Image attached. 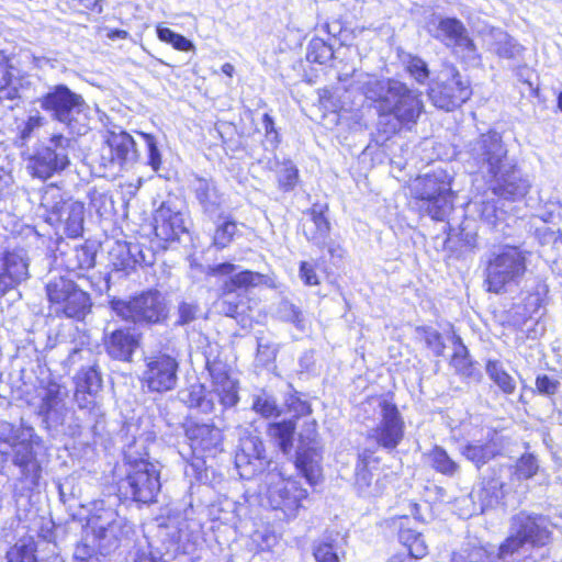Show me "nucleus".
<instances>
[{"instance_id": "19", "label": "nucleus", "mask_w": 562, "mask_h": 562, "mask_svg": "<svg viewBox=\"0 0 562 562\" xmlns=\"http://www.w3.org/2000/svg\"><path fill=\"white\" fill-rule=\"evenodd\" d=\"M317 424L313 419L306 422L300 432V445L295 465L311 484H315L321 474V447L317 441Z\"/></svg>"}, {"instance_id": "53", "label": "nucleus", "mask_w": 562, "mask_h": 562, "mask_svg": "<svg viewBox=\"0 0 562 562\" xmlns=\"http://www.w3.org/2000/svg\"><path fill=\"white\" fill-rule=\"evenodd\" d=\"M139 135L144 139L148 150V164L155 171H157L161 165V157L157 148L156 139L153 135L147 133H139Z\"/></svg>"}, {"instance_id": "30", "label": "nucleus", "mask_w": 562, "mask_h": 562, "mask_svg": "<svg viewBox=\"0 0 562 562\" xmlns=\"http://www.w3.org/2000/svg\"><path fill=\"white\" fill-rule=\"evenodd\" d=\"M138 344L139 336L123 328L113 330L104 340L109 356L121 361H130Z\"/></svg>"}, {"instance_id": "46", "label": "nucleus", "mask_w": 562, "mask_h": 562, "mask_svg": "<svg viewBox=\"0 0 562 562\" xmlns=\"http://www.w3.org/2000/svg\"><path fill=\"white\" fill-rule=\"evenodd\" d=\"M237 232V225L233 221H226L215 231L213 244L223 249L227 247Z\"/></svg>"}, {"instance_id": "64", "label": "nucleus", "mask_w": 562, "mask_h": 562, "mask_svg": "<svg viewBox=\"0 0 562 562\" xmlns=\"http://www.w3.org/2000/svg\"><path fill=\"white\" fill-rule=\"evenodd\" d=\"M13 181L11 171L0 166V192L8 189Z\"/></svg>"}, {"instance_id": "63", "label": "nucleus", "mask_w": 562, "mask_h": 562, "mask_svg": "<svg viewBox=\"0 0 562 562\" xmlns=\"http://www.w3.org/2000/svg\"><path fill=\"white\" fill-rule=\"evenodd\" d=\"M460 236L465 248L472 250L476 247V233L462 231Z\"/></svg>"}, {"instance_id": "2", "label": "nucleus", "mask_w": 562, "mask_h": 562, "mask_svg": "<svg viewBox=\"0 0 562 562\" xmlns=\"http://www.w3.org/2000/svg\"><path fill=\"white\" fill-rule=\"evenodd\" d=\"M469 154L477 166L486 168L493 177L492 191L506 200H520L529 191L530 184L516 166L508 159L502 137L496 132L482 134L469 146Z\"/></svg>"}, {"instance_id": "52", "label": "nucleus", "mask_w": 562, "mask_h": 562, "mask_svg": "<svg viewBox=\"0 0 562 562\" xmlns=\"http://www.w3.org/2000/svg\"><path fill=\"white\" fill-rule=\"evenodd\" d=\"M539 469L538 462L532 454L522 456L516 465V474L519 479L532 477Z\"/></svg>"}, {"instance_id": "15", "label": "nucleus", "mask_w": 562, "mask_h": 562, "mask_svg": "<svg viewBox=\"0 0 562 562\" xmlns=\"http://www.w3.org/2000/svg\"><path fill=\"white\" fill-rule=\"evenodd\" d=\"M41 206L47 212V222L52 225L63 223L68 237L76 238L83 231L85 205L81 202L64 200L56 187L44 191Z\"/></svg>"}, {"instance_id": "48", "label": "nucleus", "mask_w": 562, "mask_h": 562, "mask_svg": "<svg viewBox=\"0 0 562 562\" xmlns=\"http://www.w3.org/2000/svg\"><path fill=\"white\" fill-rule=\"evenodd\" d=\"M46 123L45 117L35 111L27 116V120L19 125V133L22 140H27L35 131L40 130Z\"/></svg>"}, {"instance_id": "6", "label": "nucleus", "mask_w": 562, "mask_h": 562, "mask_svg": "<svg viewBox=\"0 0 562 562\" xmlns=\"http://www.w3.org/2000/svg\"><path fill=\"white\" fill-rule=\"evenodd\" d=\"M41 108L64 124L70 133L83 135L88 132L89 105L82 95L65 85H56L38 99Z\"/></svg>"}, {"instance_id": "61", "label": "nucleus", "mask_w": 562, "mask_h": 562, "mask_svg": "<svg viewBox=\"0 0 562 562\" xmlns=\"http://www.w3.org/2000/svg\"><path fill=\"white\" fill-rule=\"evenodd\" d=\"M198 306L191 303H182L179 306V316L182 324L192 322L195 318Z\"/></svg>"}, {"instance_id": "27", "label": "nucleus", "mask_w": 562, "mask_h": 562, "mask_svg": "<svg viewBox=\"0 0 562 562\" xmlns=\"http://www.w3.org/2000/svg\"><path fill=\"white\" fill-rule=\"evenodd\" d=\"M67 391L56 382H48L37 390V414L45 419L58 420L63 416Z\"/></svg>"}, {"instance_id": "55", "label": "nucleus", "mask_w": 562, "mask_h": 562, "mask_svg": "<svg viewBox=\"0 0 562 562\" xmlns=\"http://www.w3.org/2000/svg\"><path fill=\"white\" fill-rule=\"evenodd\" d=\"M8 562H36V558L31 548L22 546L8 552Z\"/></svg>"}, {"instance_id": "28", "label": "nucleus", "mask_w": 562, "mask_h": 562, "mask_svg": "<svg viewBox=\"0 0 562 562\" xmlns=\"http://www.w3.org/2000/svg\"><path fill=\"white\" fill-rule=\"evenodd\" d=\"M327 204L315 203L305 212L302 231L306 239L318 247H324L329 238L330 224L325 216Z\"/></svg>"}, {"instance_id": "62", "label": "nucleus", "mask_w": 562, "mask_h": 562, "mask_svg": "<svg viewBox=\"0 0 562 562\" xmlns=\"http://www.w3.org/2000/svg\"><path fill=\"white\" fill-rule=\"evenodd\" d=\"M93 395L88 394V392L83 389L77 387L75 392V401L80 408H88L92 405Z\"/></svg>"}, {"instance_id": "33", "label": "nucleus", "mask_w": 562, "mask_h": 562, "mask_svg": "<svg viewBox=\"0 0 562 562\" xmlns=\"http://www.w3.org/2000/svg\"><path fill=\"white\" fill-rule=\"evenodd\" d=\"M503 486L504 483L499 477L483 479L481 487L472 494L480 502L481 513L498 504L503 497Z\"/></svg>"}, {"instance_id": "41", "label": "nucleus", "mask_w": 562, "mask_h": 562, "mask_svg": "<svg viewBox=\"0 0 562 562\" xmlns=\"http://www.w3.org/2000/svg\"><path fill=\"white\" fill-rule=\"evenodd\" d=\"M252 409L266 418L277 417L281 413L274 396L265 390L252 396Z\"/></svg>"}, {"instance_id": "29", "label": "nucleus", "mask_w": 562, "mask_h": 562, "mask_svg": "<svg viewBox=\"0 0 562 562\" xmlns=\"http://www.w3.org/2000/svg\"><path fill=\"white\" fill-rule=\"evenodd\" d=\"M460 453L476 469H481L499 453V446L495 440V432L487 430L482 440H470L461 447Z\"/></svg>"}, {"instance_id": "43", "label": "nucleus", "mask_w": 562, "mask_h": 562, "mask_svg": "<svg viewBox=\"0 0 562 562\" xmlns=\"http://www.w3.org/2000/svg\"><path fill=\"white\" fill-rule=\"evenodd\" d=\"M405 69L417 83L425 85L428 82L430 70L427 63L420 57L408 55L405 60Z\"/></svg>"}, {"instance_id": "9", "label": "nucleus", "mask_w": 562, "mask_h": 562, "mask_svg": "<svg viewBox=\"0 0 562 562\" xmlns=\"http://www.w3.org/2000/svg\"><path fill=\"white\" fill-rule=\"evenodd\" d=\"M550 538L548 519L541 515L519 513L512 519V533L501 544L497 557L502 562H519L515 555L525 543L543 546Z\"/></svg>"}, {"instance_id": "37", "label": "nucleus", "mask_w": 562, "mask_h": 562, "mask_svg": "<svg viewBox=\"0 0 562 562\" xmlns=\"http://www.w3.org/2000/svg\"><path fill=\"white\" fill-rule=\"evenodd\" d=\"M426 457L431 468L443 475L454 476L460 472L459 463L451 459L447 451L439 446H435Z\"/></svg>"}, {"instance_id": "45", "label": "nucleus", "mask_w": 562, "mask_h": 562, "mask_svg": "<svg viewBox=\"0 0 562 562\" xmlns=\"http://www.w3.org/2000/svg\"><path fill=\"white\" fill-rule=\"evenodd\" d=\"M299 179V170L291 162H284L281 169L278 171V182L279 187L283 191L293 190L297 183Z\"/></svg>"}, {"instance_id": "1", "label": "nucleus", "mask_w": 562, "mask_h": 562, "mask_svg": "<svg viewBox=\"0 0 562 562\" xmlns=\"http://www.w3.org/2000/svg\"><path fill=\"white\" fill-rule=\"evenodd\" d=\"M358 88L374 103L380 116H393L401 126L411 130L424 112L422 92L396 79H378L359 74Z\"/></svg>"}, {"instance_id": "51", "label": "nucleus", "mask_w": 562, "mask_h": 562, "mask_svg": "<svg viewBox=\"0 0 562 562\" xmlns=\"http://www.w3.org/2000/svg\"><path fill=\"white\" fill-rule=\"evenodd\" d=\"M561 382L559 379L548 375L539 374L536 379V389L539 394L550 396L559 392Z\"/></svg>"}, {"instance_id": "14", "label": "nucleus", "mask_w": 562, "mask_h": 562, "mask_svg": "<svg viewBox=\"0 0 562 562\" xmlns=\"http://www.w3.org/2000/svg\"><path fill=\"white\" fill-rule=\"evenodd\" d=\"M368 405L378 419L376 425L368 427V438L387 451L394 450L403 440L405 428L396 405L381 397L370 401Z\"/></svg>"}, {"instance_id": "8", "label": "nucleus", "mask_w": 562, "mask_h": 562, "mask_svg": "<svg viewBox=\"0 0 562 562\" xmlns=\"http://www.w3.org/2000/svg\"><path fill=\"white\" fill-rule=\"evenodd\" d=\"M50 310L57 316L83 321L92 311L90 294L66 277L50 279L46 286Z\"/></svg>"}, {"instance_id": "11", "label": "nucleus", "mask_w": 562, "mask_h": 562, "mask_svg": "<svg viewBox=\"0 0 562 562\" xmlns=\"http://www.w3.org/2000/svg\"><path fill=\"white\" fill-rule=\"evenodd\" d=\"M263 493L270 507L283 513L284 517L295 518L299 509L302 507V501L307 497V491L291 479H285L277 465L265 474Z\"/></svg>"}, {"instance_id": "21", "label": "nucleus", "mask_w": 562, "mask_h": 562, "mask_svg": "<svg viewBox=\"0 0 562 562\" xmlns=\"http://www.w3.org/2000/svg\"><path fill=\"white\" fill-rule=\"evenodd\" d=\"M88 527L91 541L97 546L99 554L106 555L119 547L123 535L122 524L112 509L103 510L100 516L92 517Z\"/></svg>"}, {"instance_id": "18", "label": "nucleus", "mask_w": 562, "mask_h": 562, "mask_svg": "<svg viewBox=\"0 0 562 562\" xmlns=\"http://www.w3.org/2000/svg\"><path fill=\"white\" fill-rule=\"evenodd\" d=\"M427 32L435 40L464 58H474L476 56V46L470 37L468 29L457 18L432 15L427 23Z\"/></svg>"}, {"instance_id": "7", "label": "nucleus", "mask_w": 562, "mask_h": 562, "mask_svg": "<svg viewBox=\"0 0 562 562\" xmlns=\"http://www.w3.org/2000/svg\"><path fill=\"white\" fill-rule=\"evenodd\" d=\"M125 460L126 476L120 482V491L138 503L156 502L161 488L159 467L147 459L136 457L134 447H128Z\"/></svg>"}, {"instance_id": "17", "label": "nucleus", "mask_w": 562, "mask_h": 562, "mask_svg": "<svg viewBox=\"0 0 562 562\" xmlns=\"http://www.w3.org/2000/svg\"><path fill=\"white\" fill-rule=\"evenodd\" d=\"M74 139L61 134H55L49 145L38 149L27 161V170L33 177L48 179L60 172L69 165L68 149Z\"/></svg>"}, {"instance_id": "50", "label": "nucleus", "mask_w": 562, "mask_h": 562, "mask_svg": "<svg viewBox=\"0 0 562 562\" xmlns=\"http://www.w3.org/2000/svg\"><path fill=\"white\" fill-rule=\"evenodd\" d=\"M223 296L220 301L221 312L226 316L235 317L239 312L240 300L235 291H226L224 284L222 285Z\"/></svg>"}, {"instance_id": "4", "label": "nucleus", "mask_w": 562, "mask_h": 562, "mask_svg": "<svg viewBox=\"0 0 562 562\" xmlns=\"http://www.w3.org/2000/svg\"><path fill=\"white\" fill-rule=\"evenodd\" d=\"M41 445L42 439L33 427L10 423L0 425V454L19 469V480L31 490L38 485L42 475L36 454Z\"/></svg>"}, {"instance_id": "20", "label": "nucleus", "mask_w": 562, "mask_h": 562, "mask_svg": "<svg viewBox=\"0 0 562 562\" xmlns=\"http://www.w3.org/2000/svg\"><path fill=\"white\" fill-rule=\"evenodd\" d=\"M179 363L167 353H157L146 359V370L143 379L149 390L167 392L176 387Z\"/></svg>"}, {"instance_id": "40", "label": "nucleus", "mask_w": 562, "mask_h": 562, "mask_svg": "<svg viewBox=\"0 0 562 562\" xmlns=\"http://www.w3.org/2000/svg\"><path fill=\"white\" fill-rule=\"evenodd\" d=\"M486 373L504 393L513 394L515 392V380L504 370L499 361L488 360L486 363Z\"/></svg>"}, {"instance_id": "31", "label": "nucleus", "mask_w": 562, "mask_h": 562, "mask_svg": "<svg viewBox=\"0 0 562 562\" xmlns=\"http://www.w3.org/2000/svg\"><path fill=\"white\" fill-rule=\"evenodd\" d=\"M360 463L356 468V487L363 497H376L383 493V483L376 480L372 483L373 475L368 470L369 454L364 451L360 454Z\"/></svg>"}, {"instance_id": "59", "label": "nucleus", "mask_w": 562, "mask_h": 562, "mask_svg": "<svg viewBox=\"0 0 562 562\" xmlns=\"http://www.w3.org/2000/svg\"><path fill=\"white\" fill-rule=\"evenodd\" d=\"M8 81L5 82L3 80V75L0 77V83L2 86L0 87V102H3L5 100L13 101L16 98H19L18 89L11 85V74L7 76Z\"/></svg>"}, {"instance_id": "42", "label": "nucleus", "mask_w": 562, "mask_h": 562, "mask_svg": "<svg viewBox=\"0 0 562 562\" xmlns=\"http://www.w3.org/2000/svg\"><path fill=\"white\" fill-rule=\"evenodd\" d=\"M451 366L462 375L471 376L473 374V367L468 350L459 338L456 339Z\"/></svg>"}, {"instance_id": "10", "label": "nucleus", "mask_w": 562, "mask_h": 562, "mask_svg": "<svg viewBox=\"0 0 562 562\" xmlns=\"http://www.w3.org/2000/svg\"><path fill=\"white\" fill-rule=\"evenodd\" d=\"M138 159L134 138L125 131H110L93 157L103 177H115L130 169Z\"/></svg>"}, {"instance_id": "13", "label": "nucleus", "mask_w": 562, "mask_h": 562, "mask_svg": "<svg viewBox=\"0 0 562 562\" xmlns=\"http://www.w3.org/2000/svg\"><path fill=\"white\" fill-rule=\"evenodd\" d=\"M471 95L470 81L453 65H445L428 89V97L434 105L446 111L462 105Z\"/></svg>"}, {"instance_id": "26", "label": "nucleus", "mask_w": 562, "mask_h": 562, "mask_svg": "<svg viewBox=\"0 0 562 562\" xmlns=\"http://www.w3.org/2000/svg\"><path fill=\"white\" fill-rule=\"evenodd\" d=\"M29 278V257L23 249L5 254L0 272V294H5Z\"/></svg>"}, {"instance_id": "32", "label": "nucleus", "mask_w": 562, "mask_h": 562, "mask_svg": "<svg viewBox=\"0 0 562 562\" xmlns=\"http://www.w3.org/2000/svg\"><path fill=\"white\" fill-rule=\"evenodd\" d=\"M341 540L338 533L335 536L329 533L315 541L313 544V555L316 562H340V557L344 554L342 547L340 546Z\"/></svg>"}, {"instance_id": "36", "label": "nucleus", "mask_w": 562, "mask_h": 562, "mask_svg": "<svg viewBox=\"0 0 562 562\" xmlns=\"http://www.w3.org/2000/svg\"><path fill=\"white\" fill-rule=\"evenodd\" d=\"M398 540L407 548L409 558L422 559L428 553V547L423 535L412 528L401 526Z\"/></svg>"}, {"instance_id": "54", "label": "nucleus", "mask_w": 562, "mask_h": 562, "mask_svg": "<svg viewBox=\"0 0 562 562\" xmlns=\"http://www.w3.org/2000/svg\"><path fill=\"white\" fill-rule=\"evenodd\" d=\"M276 356V346L265 338H259L257 345V361L267 366L274 360Z\"/></svg>"}, {"instance_id": "49", "label": "nucleus", "mask_w": 562, "mask_h": 562, "mask_svg": "<svg viewBox=\"0 0 562 562\" xmlns=\"http://www.w3.org/2000/svg\"><path fill=\"white\" fill-rule=\"evenodd\" d=\"M99 551L95 544L92 543L89 533L76 546L74 552L75 562H87L91 558L98 555Z\"/></svg>"}, {"instance_id": "47", "label": "nucleus", "mask_w": 562, "mask_h": 562, "mask_svg": "<svg viewBox=\"0 0 562 562\" xmlns=\"http://www.w3.org/2000/svg\"><path fill=\"white\" fill-rule=\"evenodd\" d=\"M101 385L102 380L99 372L93 368H89L79 375L77 387L83 389L88 394L93 395L101 389Z\"/></svg>"}, {"instance_id": "44", "label": "nucleus", "mask_w": 562, "mask_h": 562, "mask_svg": "<svg viewBox=\"0 0 562 562\" xmlns=\"http://www.w3.org/2000/svg\"><path fill=\"white\" fill-rule=\"evenodd\" d=\"M157 36L161 42L172 45L175 49L182 52L194 49V44L190 40L168 27L157 26Z\"/></svg>"}, {"instance_id": "22", "label": "nucleus", "mask_w": 562, "mask_h": 562, "mask_svg": "<svg viewBox=\"0 0 562 562\" xmlns=\"http://www.w3.org/2000/svg\"><path fill=\"white\" fill-rule=\"evenodd\" d=\"M154 229L156 236L165 241H173L188 232L183 213L170 200L155 211Z\"/></svg>"}, {"instance_id": "60", "label": "nucleus", "mask_w": 562, "mask_h": 562, "mask_svg": "<svg viewBox=\"0 0 562 562\" xmlns=\"http://www.w3.org/2000/svg\"><path fill=\"white\" fill-rule=\"evenodd\" d=\"M75 254L79 269H89L94 266V257L86 248H76Z\"/></svg>"}, {"instance_id": "35", "label": "nucleus", "mask_w": 562, "mask_h": 562, "mask_svg": "<svg viewBox=\"0 0 562 562\" xmlns=\"http://www.w3.org/2000/svg\"><path fill=\"white\" fill-rule=\"evenodd\" d=\"M194 191L205 212H214L222 204V196L210 180L196 179Z\"/></svg>"}, {"instance_id": "12", "label": "nucleus", "mask_w": 562, "mask_h": 562, "mask_svg": "<svg viewBox=\"0 0 562 562\" xmlns=\"http://www.w3.org/2000/svg\"><path fill=\"white\" fill-rule=\"evenodd\" d=\"M110 306L116 316L134 324H158L168 315L165 297L158 291H147L127 301L113 299Z\"/></svg>"}, {"instance_id": "38", "label": "nucleus", "mask_w": 562, "mask_h": 562, "mask_svg": "<svg viewBox=\"0 0 562 562\" xmlns=\"http://www.w3.org/2000/svg\"><path fill=\"white\" fill-rule=\"evenodd\" d=\"M295 424L292 420L274 423L269 426V435L277 442L284 454H289L293 447Z\"/></svg>"}, {"instance_id": "34", "label": "nucleus", "mask_w": 562, "mask_h": 562, "mask_svg": "<svg viewBox=\"0 0 562 562\" xmlns=\"http://www.w3.org/2000/svg\"><path fill=\"white\" fill-rule=\"evenodd\" d=\"M451 562H502L497 553L486 547L468 543L453 553Z\"/></svg>"}, {"instance_id": "3", "label": "nucleus", "mask_w": 562, "mask_h": 562, "mask_svg": "<svg viewBox=\"0 0 562 562\" xmlns=\"http://www.w3.org/2000/svg\"><path fill=\"white\" fill-rule=\"evenodd\" d=\"M205 366L212 389L206 390L200 383L192 384L179 393L181 401L204 414L214 412L216 400L224 408L235 406L239 400L237 381L229 374L227 363L221 359L217 345H210L205 351Z\"/></svg>"}, {"instance_id": "58", "label": "nucleus", "mask_w": 562, "mask_h": 562, "mask_svg": "<svg viewBox=\"0 0 562 562\" xmlns=\"http://www.w3.org/2000/svg\"><path fill=\"white\" fill-rule=\"evenodd\" d=\"M300 277L306 285H316L319 282L314 266L306 261L301 262Z\"/></svg>"}, {"instance_id": "56", "label": "nucleus", "mask_w": 562, "mask_h": 562, "mask_svg": "<svg viewBox=\"0 0 562 562\" xmlns=\"http://www.w3.org/2000/svg\"><path fill=\"white\" fill-rule=\"evenodd\" d=\"M426 345L434 351L436 356H441L445 350V344L441 335L435 329H426L424 336Z\"/></svg>"}, {"instance_id": "23", "label": "nucleus", "mask_w": 562, "mask_h": 562, "mask_svg": "<svg viewBox=\"0 0 562 562\" xmlns=\"http://www.w3.org/2000/svg\"><path fill=\"white\" fill-rule=\"evenodd\" d=\"M186 436L194 454L215 456L223 450L222 430L213 424L189 423Z\"/></svg>"}, {"instance_id": "39", "label": "nucleus", "mask_w": 562, "mask_h": 562, "mask_svg": "<svg viewBox=\"0 0 562 562\" xmlns=\"http://www.w3.org/2000/svg\"><path fill=\"white\" fill-rule=\"evenodd\" d=\"M494 43L493 50L503 58H515L518 56L522 47L510 35L502 30L492 32Z\"/></svg>"}, {"instance_id": "25", "label": "nucleus", "mask_w": 562, "mask_h": 562, "mask_svg": "<svg viewBox=\"0 0 562 562\" xmlns=\"http://www.w3.org/2000/svg\"><path fill=\"white\" fill-rule=\"evenodd\" d=\"M236 266L231 262L207 266L205 274L209 277H228L224 281V289L226 291H237L239 289L254 288L263 282L265 276L250 270H244L235 273Z\"/></svg>"}, {"instance_id": "16", "label": "nucleus", "mask_w": 562, "mask_h": 562, "mask_svg": "<svg viewBox=\"0 0 562 562\" xmlns=\"http://www.w3.org/2000/svg\"><path fill=\"white\" fill-rule=\"evenodd\" d=\"M414 194L418 200V209L432 220L445 221L452 210V192L450 184L437 175H426L416 180Z\"/></svg>"}, {"instance_id": "24", "label": "nucleus", "mask_w": 562, "mask_h": 562, "mask_svg": "<svg viewBox=\"0 0 562 562\" xmlns=\"http://www.w3.org/2000/svg\"><path fill=\"white\" fill-rule=\"evenodd\" d=\"M265 448L257 436L240 439L239 449L235 456V465L240 477L249 480L259 474L265 465Z\"/></svg>"}, {"instance_id": "5", "label": "nucleus", "mask_w": 562, "mask_h": 562, "mask_svg": "<svg viewBox=\"0 0 562 562\" xmlns=\"http://www.w3.org/2000/svg\"><path fill=\"white\" fill-rule=\"evenodd\" d=\"M529 252L517 246L504 245L494 249L486 260L484 283L488 292L505 293L522 280Z\"/></svg>"}, {"instance_id": "57", "label": "nucleus", "mask_w": 562, "mask_h": 562, "mask_svg": "<svg viewBox=\"0 0 562 562\" xmlns=\"http://www.w3.org/2000/svg\"><path fill=\"white\" fill-rule=\"evenodd\" d=\"M289 412L295 416H305L311 413V406L307 402L300 400L296 396H291L286 401Z\"/></svg>"}]
</instances>
